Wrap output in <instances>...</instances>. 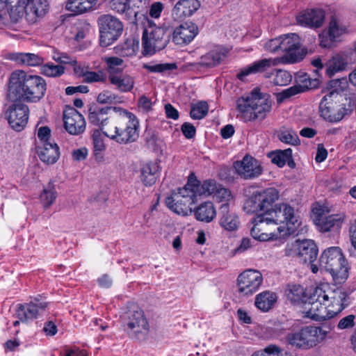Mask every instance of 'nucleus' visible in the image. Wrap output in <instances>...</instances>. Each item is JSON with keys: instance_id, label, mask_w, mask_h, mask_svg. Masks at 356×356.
<instances>
[{"instance_id": "obj_20", "label": "nucleus", "mask_w": 356, "mask_h": 356, "mask_svg": "<svg viewBox=\"0 0 356 356\" xmlns=\"http://www.w3.org/2000/svg\"><path fill=\"white\" fill-rule=\"evenodd\" d=\"M297 84L283 90L280 94L282 99L289 98L308 90L315 89L320 84L318 78L312 79L307 74H300L296 80Z\"/></svg>"}, {"instance_id": "obj_39", "label": "nucleus", "mask_w": 356, "mask_h": 356, "mask_svg": "<svg viewBox=\"0 0 356 356\" xmlns=\"http://www.w3.org/2000/svg\"><path fill=\"white\" fill-rule=\"evenodd\" d=\"M97 0H67L65 8L74 15L87 12L96 6Z\"/></svg>"}, {"instance_id": "obj_49", "label": "nucleus", "mask_w": 356, "mask_h": 356, "mask_svg": "<svg viewBox=\"0 0 356 356\" xmlns=\"http://www.w3.org/2000/svg\"><path fill=\"white\" fill-rule=\"evenodd\" d=\"M97 100L100 104H118L122 102V97L110 90H103Z\"/></svg>"}, {"instance_id": "obj_8", "label": "nucleus", "mask_w": 356, "mask_h": 356, "mask_svg": "<svg viewBox=\"0 0 356 356\" xmlns=\"http://www.w3.org/2000/svg\"><path fill=\"white\" fill-rule=\"evenodd\" d=\"M319 262L321 267L330 273L336 283L341 284L348 278V263L339 247L324 250Z\"/></svg>"}, {"instance_id": "obj_17", "label": "nucleus", "mask_w": 356, "mask_h": 356, "mask_svg": "<svg viewBox=\"0 0 356 356\" xmlns=\"http://www.w3.org/2000/svg\"><path fill=\"white\" fill-rule=\"evenodd\" d=\"M47 307V302L35 298L28 303L18 304L15 316L22 323H29L41 316Z\"/></svg>"}, {"instance_id": "obj_21", "label": "nucleus", "mask_w": 356, "mask_h": 356, "mask_svg": "<svg viewBox=\"0 0 356 356\" xmlns=\"http://www.w3.org/2000/svg\"><path fill=\"white\" fill-rule=\"evenodd\" d=\"M64 127L72 135H79L86 129L83 116L74 108L70 107L63 112Z\"/></svg>"}, {"instance_id": "obj_56", "label": "nucleus", "mask_w": 356, "mask_h": 356, "mask_svg": "<svg viewBox=\"0 0 356 356\" xmlns=\"http://www.w3.org/2000/svg\"><path fill=\"white\" fill-rule=\"evenodd\" d=\"M104 130L95 129L92 134L93 145L95 151L102 152L104 149Z\"/></svg>"}, {"instance_id": "obj_19", "label": "nucleus", "mask_w": 356, "mask_h": 356, "mask_svg": "<svg viewBox=\"0 0 356 356\" xmlns=\"http://www.w3.org/2000/svg\"><path fill=\"white\" fill-rule=\"evenodd\" d=\"M293 254L300 261L305 264H311L316 261L318 255V248L314 241L305 239L297 240L292 244Z\"/></svg>"}, {"instance_id": "obj_48", "label": "nucleus", "mask_w": 356, "mask_h": 356, "mask_svg": "<svg viewBox=\"0 0 356 356\" xmlns=\"http://www.w3.org/2000/svg\"><path fill=\"white\" fill-rule=\"evenodd\" d=\"M143 68L149 72L163 73L176 69L177 65L175 63H146Z\"/></svg>"}, {"instance_id": "obj_32", "label": "nucleus", "mask_w": 356, "mask_h": 356, "mask_svg": "<svg viewBox=\"0 0 356 356\" xmlns=\"http://www.w3.org/2000/svg\"><path fill=\"white\" fill-rule=\"evenodd\" d=\"M38 156L42 162L47 164H53L59 158V147L55 143L46 141L43 143V147L39 152Z\"/></svg>"}, {"instance_id": "obj_3", "label": "nucleus", "mask_w": 356, "mask_h": 356, "mask_svg": "<svg viewBox=\"0 0 356 356\" xmlns=\"http://www.w3.org/2000/svg\"><path fill=\"white\" fill-rule=\"evenodd\" d=\"M115 115L111 123L104 131L105 136L119 144L135 142L139 136V121L131 112L121 107L114 106Z\"/></svg>"}, {"instance_id": "obj_29", "label": "nucleus", "mask_w": 356, "mask_h": 356, "mask_svg": "<svg viewBox=\"0 0 356 356\" xmlns=\"http://www.w3.org/2000/svg\"><path fill=\"white\" fill-rule=\"evenodd\" d=\"M104 1L110 10L120 14L125 13L128 20L133 24H137L139 13L130 8V0H104Z\"/></svg>"}, {"instance_id": "obj_62", "label": "nucleus", "mask_w": 356, "mask_h": 356, "mask_svg": "<svg viewBox=\"0 0 356 356\" xmlns=\"http://www.w3.org/2000/svg\"><path fill=\"white\" fill-rule=\"evenodd\" d=\"M319 44L323 48H331L333 45V42L335 40L334 38L330 37L327 33H322L319 35Z\"/></svg>"}, {"instance_id": "obj_64", "label": "nucleus", "mask_w": 356, "mask_h": 356, "mask_svg": "<svg viewBox=\"0 0 356 356\" xmlns=\"http://www.w3.org/2000/svg\"><path fill=\"white\" fill-rule=\"evenodd\" d=\"M348 236L352 246L356 250V220L350 225Z\"/></svg>"}, {"instance_id": "obj_14", "label": "nucleus", "mask_w": 356, "mask_h": 356, "mask_svg": "<svg viewBox=\"0 0 356 356\" xmlns=\"http://www.w3.org/2000/svg\"><path fill=\"white\" fill-rule=\"evenodd\" d=\"M100 44L107 47L117 40L123 31L121 21L111 15H103L98 19Z\"/></svg>"}, {"instance_id": "obj_46", "label": "nucleus", "mask_w": 356, "mask_h": 356, "mask_svg": "<svg viewBox=\"0 0 356 356\" xmlns=\"http://www.w3.org/2000/svg\"><path fill=\"white\" fill-rule=\"evenodd\" d=\"M291 156L292 149L291 148H288L283 151H277L275 153L271 154L270 156L271 161L279 167H283L286 162H288L289 165H291L289 161L291 159Z\"/></svg>"}, {"instance_id": "obj_15", "label": "nucleus", "mask_w": 356, "mask_h": 356, "mask_svg": "<svg viewBox=\"0 0 356 356\" xmlns=\"http://www.w3.org/2000/svg\"><path fill=\"white\" fill-rule=\"evenodd\" d=\"M309 300L305 305V316L316 321H322L333 318L330 313L325 300L323 296H318L317 286L312 291L309 296Z\"/></svg>"}, {"instance_id": "obj_28", "label": "nucleus", "mask_w": 356, "mask_h": 356, "mask_svg": "<svg viewBox=\"0 0 356 356\" xmlns=\"http://www.w3.org/2000/svg\"><path fill=\"white\" fill-rule=\"evenodd\" d=\"M200 7L198 0H179L172 10L175 20H182L192 16Z\"/></svg>"}, {"instance_id": "obj_10", "label": "nucleus", "mask_w": 356, "mask_h": 356, "mask_svg": "<svg viewBox=\"0 0 356 356\" xmlns=\"http://www.w3.org/2000/svg\"><path fill=\"white\" fill-rule=\"evenodd\" d=\"M328 333L320 327L305 326L287 337L289 343L296 348L308 350L321 343Z\"/></svg>"}, {"instance_id": "obj_45", "label": "nucleus", "mask_w": 356, "mask_h": 356, "mask_svg": "<svg viewBox=\"0 0 356 356\" xmlns=\"http://www.w3.org/2000/svg\"><path fill=\"white\" fill-rule=\"evenodd\" d=\"M102 59L106 64V70L108 73V76L115 75L122 72L124 60L121 58L110 56L104 57Z\"/></svg>"}, {"instance_id": "obj_63", "label": "nucleus", "mask_w": 356, "mask_h": 356, "mask_svg": "<svg viewBox=\"0 0 356 356\" xmlns=\"http://www.w3.org/2000/svg\"><path fill=\"white\" fill-rule=\"evenodd\" d=\"M181 131L187 138H192L195 134V128L190 123L185 122L181 126Z\"/></svg>"}, {"instance_id": "obj_34", "label": "nucleus", "mask_w": 356, "mask_h": 356, "mask_svg": "<svg viewBox=\"0 0 356 356\" xmlns=\"http://www.w3.org/2000/svg\"><path fill=\"white\" fill-rule=\"evenodd\" d=\"M277 300V296L275 293L265 291L256 296L254 305L259 310L266 312L273 308Z\"/></svg>"}, {"instance_id": "obj_6", "label": "nucleus", "mask_w": 356, "mask_h": 356, "mask_svg": "<svg viewBox=\"0 0 356 356\" xmlns=\"http://www.w3.org/2000/svg\"><path fill=\"white\" fill-rule=\"evenodd\" d=\"M16 4L11 8L9 17L11 19L13 29L17 30L16 27L25 17L26 20L33 24L39 18L43 17L48 10V3L47 0H15Z\"/></svg>"}, {"instance_id": "obj_13", "label": "nucleus", "mask_w": 356, "mask_h": 356, "mask_svg": "<svg viewBox=\"0 0 356 356\" xmlns=\"http://www.w3.org/2000/svg\"><path fill=\"white\" fill-rule=\"evenodd\" d=\"M279 192L274 188H269L261 192L253 194L244 203L243 209L248 213L260 214L272 207L278 199Z\"/></svg>"}, {"instance_id": "obj_9", "label": "nucleus", "mask_w": 356, "mask_h": 356, "mask_svg": "<svg viewBox=\"0 0 356 356\" xmlns=\"http://www.w3.org/2000/svg\"><path fill=\"white\" fill-rule=\"evenodd\" d=\"M147 25L145 26L142 37V54L145 56H152L157 51L164 49L168 41L169 36L163 27L156 24L145 17Z\"/></svg>"}, {"instance_id": "obj_2", "label": "nucleus", "mask_w": 356, "mask_h": 356, "mask_svg": "<svg viewBox=\"0 0 356 356\" xmlns=\"http://www.w3.org/2000/svg\"><path fill=\"white\" fill-rule=\"evenodd\" d=\"M46 90L47 83L42 77L16 70L10 77L8 96L13 102L22 100L36 103L43 98Z\"/></svg>"}, {"instance_id": "obj_33", "label": "nucleus", "mask_w": 356, "mask_h": 356, "mask_svg": "<svg viewBox=\"0 0 356 356\" xmlns=\"http://www.w3.org/2000/svg\"><path fill=\"white\" fill-rule=\"evenodd\" d=\"M227 51L221 47H215L209 52L202 56L200 65L205 67H213L218 65L225 57Z\"/></svg>"}, {"instance_id": "obj_30", "label": "nucleus", "mask_w": 356, "mask_h": 356, "mask_svg": "<svg viewBox=\"0 0 356 356\" xmlns=\"http://www.w3.org/2000/svg\"><path fill=\"white\" fill-rule=\"evenodd\" d=\"M220 225L227 231H234L239 225V220L234 212L229 209L228 203H223L219 208Z\"/></svg>"}, {"instance_id": "obj_51", "label": "nucleus", "mask_w": 356, "mask_h": 356, "mask_svg": "<svg viewBox=\"0 0 356 356\" xmlns=\"http://www.w3.org/2000/svg\"><path fill=\"white\" fill-rule=\"evenodd\" d=\"M65 72L64 67L56 65L53 63L44 65L41 68V72L43 75L49 77H57L61 76Z\"/></svg>"}, {"instance_id": "obj_27", "label": "nucleus", "mask_w": 356, "mask_h": 356, "mask_svg": "<svg viewBox=\"0 0 356 356\" xmlns=\"http://www.w3.org/2000/svg\"><path fill=\"white\" fill-rule=\"evenodd\" d=\"M265 218L266 217L262 213L257 215L252 220L253 226L251 228L250 234L254 239L265 241L273 237V233L269 227L271 224Z\"/></svg>"}, {"instance_id": "obj_61", "label": "nucleus", "mask_w": 356, "mask_h": 356, "mask_svg": "<svg viewBox=\"0 0 356 356\" xmlns=\"http://www.w3.org/2000/svg\"><path fill=\"white\" fill-rule=\"evenodd\" d=\"M138 107L144 112H149L152 110V102L147 97L143 95L138 102Z\"/></svg>"}, {"instance_id": "obj_23", "label": "nucleus", "mask_w": 356, "mask_h": 356, "mask_svg": "<svg viewBox=\"0 0 356 356\" xmlns=\"http://www.w3.org/2000/svg\"><path fill=\"white\" fill-rule=\"evenodd\" d=\"M197 26L192 22H186L177 26L173 31L172 40L178 45L190 43L198 33Z\"/></svg>"}, {"instance_id": "obj_18", "label": "nucleus", "mask_w": 356, "mask_h": 356, "mask_svg": "<svg viewBox=\"0 0 356 356\" xmlns=\"http://www.w3.org/2000/svg\"><path fill=\"white\" fill-rule=\"evenodd\" d=\"M29 107L23 104L10 106L6 111V118L10 127L20 131L26 126L29 119Z\"/></svg>"}, {"instance_id": "obj_1", "label": "nucleus", "mask_w": 356, "mask_h": 356, "mask_svg": "<svg viewBox=\"0 0 356 356\" xmlns=\"http://www.w3.org/2000/svg\"><path fill=\"white\" fill-rule=\"evenodd\" d=\"M280 44L281 51L284 53L283 56L255 61L243 68L237 74L238 79L243 81L249 74L264 72L269 67L276 66L280 63L298 62L304 58L307 52V49L301 48L300 38L296 33L280 36Z\"/></svg>"}, {"instance_id": "obj_5", "label": "nucleus", "mask_w": 356, "mask_h": 356, "mask_svg": "<svg viewBox=\"0 0 356 356\" xmlns=\"http://www.w3.org/2000/svg\"><path fill=\"white\" fill-rule=\"evenodd\" d=\"M263 213L271 225H281L277 227V230L280 234L283 233L282 236L294 234L301 224L300 218L294 208L285 203L276 204L273 209L270 207Z\"/></svg>"}, {"instance_id": "obj_41", "label": "nucleus", "mask_w": 356, "mask_h": 356, "mask_svg": "<svg viewBox=\"0 0 356 356\" xmlns=\"http://www.w3.org/2000/svg\"><path fill=\"white\" fill-rule=\"evenodd\" d=\"M216 215V209L211 202H207L200 204L195 211L196 219L205 222H211Z\"/></svg>"}, {"instance_id": "obj_53", "label": "nucleus", "mask_w": 356, "mask_h": 356, "mask_svg": "<svg viewBox=\"0 0 356 356\" xmlns=\"http://www.w3.org/2000/svg\"><path fill=\"white\" fill-rule=\"evenodd\" d=\"M56 196V192L53 186H49L47 188H44L40 195L44 207L46 208L50 207L55 202Z\"/></svg>"}, {"instance_id": "obj_16", "label": "nucleus", "mask_w": 356, "mask_h": 356, "mask_svg": "<svg viewBox=\"0 0 356 356\" xmlns=\"http://www.w3.org/2000/svg\"><path fill=\"white\" fill-rule=\"evenodd\" d=\"M262 282L263 277L260 272L252 269L246 270L238 277V292L243 296H252L259 290Z\"/></svg>"}, {"instance_id": "obj_59", "label": "nucleus", "mask_w": 356, "mask_h": 356, "mask_svg": "<svg viewBox=\"0 0 356 356\" xmlns=\"http://www.w3.org/2000/svg\"><path fill=\"white\" fill-rule=\"evenodd\" d=\"M230 195L231 194L229 190L220 185H217V188H216V191L213 196L216 199H219L220 201H222L229 200Z\"/></svg>"}, {"instance_id": "obj_54", "label": "nucleus", "mask_w": 356, "mask_h": 356, "mask_svg": "<svg viewBox=\"0 0 356 356\" xmlns=\"http://www.w3.org/2000/svg\"><path fill=\"white\" fill-rule=\"evenodd\" d=\"M332 88L331 91H336L338 95H341V93H343L345 96L350 95L348 92L349 84L346 78L332 81Z\"/></svg>"}, {"instance_id": "obj_38", "label": "nucleus", "mask_w": 356, "mask_h": 356, "mask_svg": "<svg viewBox=\"0 0 356 356\" xmlns=\"http://www.w3.org/2000/svg\"><path fill=\"white\" fill-rule=\"evenodd\" d=\"M191 188H193L195 192V198L196 199L197 195H213L216 188H217V184L213 180H207L204 181L202 184H200L199 181L196 179L190 178Z\"/></svg>"}, {"instance_id": "obj_31", "label": "nucleus", "mask_w": 356, "mask_h": 356, "mask_svg": "<svg viewBox=\"0 0 356 356\" xmlns=\"http://www.w3.org/2000/svg\"><path fill=\"white\" fill-rule=\"evenodd\" d=\"M114 106L109 107H94L89 109L88 120L89 122L95 126L99 127L100 130H106V127H108L107 120L108 113L109 111H113Z\"/></svg>"}, {"instance_id": "obj_44", "label": "nucleus", "mask_w": 356, "mask_h": 356, "mask_svg": "<svg viewBox=\"0 0 356 356\" xmlns=\"http://www.w3.org/2000/svg\"><path fill=\"white\" fill-rule=\"evenodd\" d=\"M138 49V43L134 40H127L122 44H118L114 48L115 52L123 57H129L136 55Z\"/></svg>"}, {"instance_id": "obj_12", "label": "nucleus", "mask_w": 356, "mask_h": 356, "mask_svg": "<svg viewBox=\"0 0 356 356\" xmlns=\"http://www.w3.org/2000/svg\"><path fill=\"white\" fill-rule=\"evenodd\" d=\"M318 296H323L325 300L330 314L335 316L339 314L349 303V297L346 292L341 288L332 289L327 284L317 286Z\"/></svg>"}, {"instance_id": "obj_25", "label": "nucleus", "mask_w": 356, "mask_h": 356, "mask_svg": "<svg viewBox=\"0 0 356 356\" xmlns=\"http://www.w3.org/2000/svg\"><path fill=\"white\" fill-rule=\"evenodd\" d=\"M325 19V13L321 9L305 10L296 16L297 23L309 28L321 27Z\"/></svg>"}, {"instance_id": "obj_50", "label": "nucleus", "mask_w": 356, "mask_h": 356, "mask_svg": "<svg viewBox=\"0 0 356 356\" xmlns=\"http://www.w3.org/2000/svg\"><path fill=\"white\" fill-rule=\"evenodd\" d=\"M209 111V106L206 102H200L193 105L191 108L190 115L194 120H200L204 118Z\"/></svg>"}, {"instance_id": "obj_42", "label": "nucleus", "mask_w": 356, "mask_h": 356, "mask_svg": "<svg viewBox=\"0 0 356 356\" xmlns=\"http://www.w3.org/2000/svg\"><path fill=\"white\" fill-rule=\"evenodd\" d=\"M74 72L76 74L83 78V81L86 83H91L95 82H104L106 79L105 74L102 71L93 72L84 70L83 68L80 66H76L74 67Z\"/></svg>"}, {"instance_id": "obj_57", "label": "nucleus", "mask_w": 356, "mask_h": 356, "mask_svg": "<svg viewBox=\"0 0 356 356\" xmlns=\"http://www.w3.org/2000/svg\"><path fill=\"white\" fill-rule=\"evenodd\" d=\"M266 353L270 354V356H293L291 353L280 349L276 345L270 344L265 348Z\"/></svg>"}, {"instance_id": "obj_43", "label": "nucleus", "mask_w": 356, "mask_h": 356, "mask_svg": "<svg viewBox=\"0 0 356 356\" xmlns=\"http://www.w3.org/2000/svg\"><path fill=\"white\" fill-rule=\"evenodd\" d=\"M349 60L347 55H335L328 63L327 73L329 76L335 72L343 70L348 65Z\"/></svg>"}, {"instance_id": "obj_26", "label": "nucleus", "mask_w": 356, "mask_h": 356, "mask_svg": "<svg viewBox=\"0 0 356 356\" xmlns=\"http://www.w3.org/2000/svg\"><path fill=\"white\" fill-rule=\"evenodd\" d=\"M317 214L316 218L314 220V222L319 229L322 232H339L343 222H344V216L341 214L330 215L328 216H323L320 213L315 212Z\"/></svg>"}, {"instance_id": "obj_7", "label": "nucleus", "mask_w": 356, "mask_h": 356, "mask_svg": "<svg viewBox=\"0 0 356 356\" xmlns=\"http://www.w3.org/2000/svg\"><path fill=\"white\" fill-rule=\"evenodd\" d=\"M342 100V95H338L336 91H330L320 102L319 108L321 116L331 122L341 120L345 115L353 111L356 104L354 97H349L348 106L344 104H340Z\"/></svg>"}, {"instance_id": "obj_58", "label": "nucleus", "mask_w": 356, "mask_h": 356, "mask_svg": "<svg viewBox=\"0 0 356 356\" xmlns=\"http://www.w3.org/2000/svg\"><path fill=\"white\" fill-rule=\"evenodd\" d=\"M355 316L353 314L341 318L338 323L337 327L339 330L350 329L355 325Z\"/></svg>"}, {"instance_id": "obj_36", "label": "nucleus", "mask_w": 356, "mask_h": 356, "mask_svg": "<svg viewBox=\"0 0 356 356\" xmlns=\"http://www.w3.org/2000/svg\"><path fill=\"white\" fill-rule=\"evenodd\" d=\"M159 165L155 162H148L140 168V179L145 186L153 185L158 177Z\"/></svg>"}, {"instance_id": "obj_47", "label": "nucleus", "mask_w": 356, "mask_h": 356, "mask_svg": "<svg viewBox=\"0 0 356 356\" xmlns=\"http://www.w3.org/2000/svg\"><path fill=\"white\" fill-rule=\"evenodd\" d=\"M279 139L286 144L297 145L300 143V139L296 132L291 129H281L278 134Z\"/></svg>"}, {"instance_id": "obj_52", "label": "nucleus", "mask_w": 356, "mask_h": 356, "mask_svg": "<svg viewBox=\"0 0 356 356\" xmlns=\"http://www.w3.org/2000/svg\"><path fill=\"white\" fill-rule=\"evenodd\" d=\"M291 79L292 76L289 72L282 70H277L273 79V83L275 86H284L289 84Z\"/></svg>"}, {"instance_id": "obj_55", "label": "nucleus", "mask_w": 356, "mask_h": 356, "mask_svg": "<svg viewBox=\"0 0 356 356\" xmlns=\"http://www.w3.org/2000/svg\"><path fill=\"white\" fill-rule=\"evenodd\" d=\"M347 29L345 26L341 24L336 19H332L330 22L328 34L332 38H337L344 33Z\"/></svg>"}, {"instance_id": "obj_35", "label": "nucleus", "mask_w": 356, "mask_h": 356, "mask_svg": "<svg viewBox=\"0 0 356 356\" xmlns=\"http://www.w3.org/2000/svg\"><path fill=\"white\" fill-rule=\"evenodd\" d=\"M286 296L291 303L307 305L309 300L305 289L300 284H289L285 291Z\"/></svg>"}, {"instance_id": "obj_11", "label": "nucleus", "mask_w": 356, "mask_h": 356, "mask_svg": "<svg viewBox=\"0 0 356 356\" xmlns=\"http://www.w3.org/2000/svg\"><path fill=\"white\" fill-rule=\"evenodd\" d=\"M191 185V180H188L184 188H179L177 193L166 198V205L171 211L181 216L191 213L192 209L190 206L195 204L196 200L195 192Z\"/></svg>"}, {"instance_id": "obj_24", "label": "nucleus", "mask_w": 356, "mask_h": 356, "mask_svg": "<svg viewBox=\"0 0 356 356\" xmlns=\"http://www.w3.org/2000/svg\"><path fill=\"white\" fill-rule=\"evenodd\" d=\"M127 314V327L131 334L136 337L138 334H146L148 332L149 324L143 310H129Z\"/></svg>"}, {"instance_id": "obj_4", "label": "nucleus", "mask_w": 356, "mask_h": 356, "mask_svg": "<svg viewBox=\"0 0 356 356\" xmlns=\"http://www.w3.org/2000/svg\"><path fill=\"white\" fill-rule=\"evenodd\" d=\"M273 100L266 93L254 88L250 95L239 98L236 101V108L245 122L263 120L270 112Z\"/></svg>"}, {"instance_id": "obj_37", "label": "nucleus", "mask_w": 356, "mask_h": 356, "mask_svg": "<svg viewBox=\"0 0 356 356\" xmlns=\"http://www.w3.org/2000/svg\"><path fill=\"white\" fill-rule=\"evenodd\" d=\"M110 83L115 86V88L121 92H128L131 91L134 86V79L129 74L121 76L111 75L108 76Z\"/></svg>"}, {"instance_id": "obj_60", "label": "nucleus", "mask_w": 356, "mask_h": 356, "mask_svg": "<svg viewBox=\"0 0 356 356\" xmlns=\"http://www.w3.org/2000/svg\"><path fill=\"white\" fill-rule=\"evenodd\" d=\"M266 50L270 52L281 51L280 36L268 41L265 44Z\"/></svg>"}, {"instance_id": "obj_22", "label": "nucleus", "mask_w": 356, "mask_h": 356, "mask_svg": "<svg viewBox=\"0 0 356 356\" xmlns=\"http://www.w3.org/2000/svg\"><path fill=\"white\" fill-rule=\"evenodd\" d=\"M234 167L237 173L245 179L257 177L262 172V168L258 161L248 156H245L242 161L235 162Z\"/></svg>"}, {"instance_id": "obj_40", "label": "nucleus", "mask_w": 356, "mask_h": 356, "mask_svg": "<svg viewBox=\"0 0 356 356\" xmlns=\"http://www.w3.org/2000/svg\"><path fill=\"white\" fill-rule=\"evenodd\" d=\"M10 58L19 64L38 66L43 63V58L38 54L31 53H14Z\"/></svg>"}]
</instances>
